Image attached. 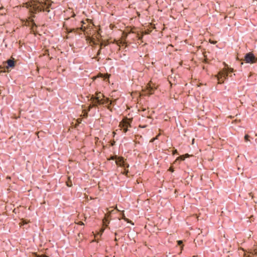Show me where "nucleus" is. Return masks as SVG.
<instances>
[{
    "label": "nucleus",
    "instance_id": "6ab92c4d",
    "mask_svg": "<svg viewBox=\"0 0 257 257\" xmlns=\"http://www.w3.org/2000/svg\"><path fill=\"white\" fill-rule=\"evenodd\" d=\"M78 224L80 225H84V223L82 221H79Z\"/></svg>",
    "mask_w": 257,
    "mask_h": 257
},
{
    "label": "nucleus",
    "instance_id": "ddd939ff",
    "mask_svg": "<svg viewBox=\"0 0 257 257\" xmlns=\"http://www.w3.org/2000/svg\"><path fill=\"white\" fill-rule=\"evenodd\" d=\"M147 87L150 93H152V92L155 89V88L152 86L151 85H148Z\"/></svg>",
    "mask_w": 257,
    "mask_h": 257
},
{
    "label": "nucleus",
    "instance_id": "a211bd4d",
    "mask_svg": "<svg viewBox=\"0 0 257 257\" xmlns=\"http://www.w3.org/2000/svg\"><path fill=\"white\" fill-rule=\"evenodd\" d=\"M128 173V170L127 169H124V171L122 174L123 175H126Z\"/></svg>",
    "mask_w": 257,
    "mask_h": 257
},
{
    "label": "nucleus",
    "instance_id": "1a4fd4ad",
    "mask_svg": "<svg viewBox=\"0 0 257 257\" xmlns=\"http://www.w3.org/2000/svg\"><path fill=\"white\" fill-rule=\"evenodd\" d=\"M110 75L108 73L101 74V77L103 79L104 81L109 82V79Z\"/></svg>",
    "mask_w": 257,
    "mask_h": 257
},
{
    "label": "nucleus",
    "instance_id": "423d86ee",
    "mask_svg": "<svg viewBox=\"0 0 257 257\" xmlns=\"http://www.w3.org/2000/svg\"><path fill=\"white\" fill-rule=\"evenodd\" d=\"M7 64L8 65L6 67V68L7 69H9V68H13L15 66L16 63L14 59H11L7 60Z\"/></svg>",
    "mask_w": 257,
    "mask_h": 257
},
{
    "label": "nucleus",
    "instance_id": "6e6552de",
    "mask_svg": "<svg viewBox=\"0 0 257 257\" xmlns=\"http://www.w3.org/2000/svg\"><path fill=\"white\" fill-rule=\"evenodd\" d=\"M223 65H224V70L225 72H226L227 75H228V73L233 72V69L229 67L225 62L223 63Z\"/></svg>",
    "mask_w": 257,
    "mask_h": 257
},
{
    "label": "nucleus",
    "instance_id": "f257e3e1",
    "mask_svg": "<svg viewBox=\"0 0 257 257\" xmlns=\"http://www.w3.org/2000/svg\"><path fill=\"white\" fill-rule=\"evenodd\" d=\"M53 2L51 1H40L39 0H30L24 4V7L29 10L30 17L25 21V25L31 28V33L35 35L38 33L34 30L38 27L34 19L36 18L37 13L40 12H50L49 9L51 7Z\"/></svg>",
    "mask_w": 257,
    "mask_h": 257
},
{
    "label": "nucleus",
    "instance_id": "f8f14e48",
    "mask_svg": "<svg viewBox=\"0 0 257 257\" xmlns=\"http://www.w3.org/2000/svg\"><path fill=\"white\" fill-rule=\"evenodd\" d=\"M121 129L123 131V132L124 133H126L128 131V127L127 126L125 127L124 126H119Z\"/></svg>",
    "mask_w": 257,
    "mask_h": 257
},
{
    "label": "nucleus",
    "instance_id": "9d476101",
    "mask_svg": "<svg viewBox=\"0 0 257 257\" xmlns=\"http://www.w3.org/2000/svg\"><path fill=\"white\" fill-rule=\"evenodd\" d=\"M88 41L89 42V43L90 44H91L92 45H97V43L96 42V41L95 40V39L92 38V37H89L88 39Z\"/></svg>",
    "mask_w": 257,
    "mask_h": 257
},
{
    "label": "nucleus",
    "instance_id": "aec40b11",
    "mask_svg": "<svg viewBox=\"0 0 257 257\" xmlns=\"http://www.w3.org/2000/svg\"><path fill=\"white\" fill-rule=\"evenodd\" d=\"M101 48H100L98 51V52H97V55H99L101 53Z\"/></svg>",
    "mask_w": 257,
    "mask_h": 257
},
{
    "label": "nucleus",
    "instance_id": "0eeeda50",
    "mask_svg": "<svg viewBox=\"0 0 257 257\" xmlns=\"http://www.w3.org/2000/svg\"><path fill=\"white\" fill-rule=\"evenodd\" d=\"M101 101L98 97H93L92 101L93 106H96L101 104Z\"/></svg>",
    "mask_w": 257,
    "mask_h": 257
},
{
    "label": "nucleus",
    "instance_id": "412c9836",
    "mask_svg": "<svg viewBox=\"0 0 257 257\" xmlns=\"http://www.w3.org/2000/svg\"><path fill=\"white\" fill-rule=\"evenodd\" d=\"M178 244L179 245H181V243H182V241L181 240H179V241H178Z\"/></svg>",
    "mask_w": 257,
    "mask_h": 257
},
{
    "label": "nucleus",
    "instance_id": "f03ea898",
    "mask_svg": "<svg viewBox=\"0 0 257 257\" xmlns=\"http://www.w3.org/2000/svg\"><path fill=\"white\" fill-rule=\"evenodd\" d=\"M243 60L246 63L253 64L257 63V57L252 52H249L244 55Z\"/></svg>",
    "mask_w": 257,
    "mask_h": 257
},
{
    "label": "nucleus",
    "instance_id": "9b49d317",
    "mask_svg": "<svg viewBox=\"0 0 257 257\" xmlns=\"http://www.w3.org/2000/svg\"><path fill=\"white\" fill-rule=\"evenodd\" d=\"M90 110V108H89L87 109H84L83 110V112L84 113V117L85 118H87L88 116V112Z\"/></svg>",
    "mask_w": 257,
    "mask_h": 257
},
{
    "label": "nucleus",
    "instance_id": "dca6fc26",
    "mask_svg": "<svg viewBox=\"0 0 257 257\" xmlns=\"http://www.w3.org/2000/svg\"><path fill=\"white\" fill-rule=\"evenodd\" d=\"M66 185L68 187H71L72 186V181L71 180H69V181H68L67 182H66Z\"/></svg>",
    "mask_w": 257,
    "mask_h": 257
},
{
    "label": "nucleus",
    "instance_id": "7ed1b4c3",
    "mask_svg": "<svg viewBox=\"0 0 257 257\" xmlns=\"http://www.w3.org/2000/svg\"><path fill=\"white\" fill-rule=\"evenodd\" d=\"M215 77L217 79L218 83L222 84L224 82L225 80L228 79L227 74L223 69L219 71L218 74L215 76Z\"/></svg>",
    "mask_w": 257,
    "mask_h": 257
},
{
    "label": "nucleus",
    "instance_id": "4468645a",
    "mask_svg": "<svg viewBox=\"0 0 257 257\" xmlns=\"http://www.w3.org/2000/svg\"><path fill=\"white\" fill-rule=\"evenodd\" d=\"M104 225L106 227L108 226V224L109 223V220L107 219H105L103 221Z\"/></svg>",
    "mask_w": 257,
    "mask_h": 257
},
{
    "label": "nucleus",
    "instance_id": "20e7f679",
    "mask_svg": "<svg viewBox=\"0 0 257 257\" xmlns=\"http://www.w3.org/2000/svg\"><path fill=\"white\" fill-rule=\"evenodd\" d=\"M132 119L126 117H124L122 121L119 122V126H124L128 127H132Z\"/></svg>",
    "mask_w": 257,
    "mask_h": 257
},
{
    "label": "nucleus",
    "instance_id": "f3484780",
    "mask_svg": "<svg viewBox=\"0 0 257 257\" xmlns=\"http://www.w3.org/2000/svg\"><path fill=\"white\" fill-rule=\"evenodd\" d=\"M172 154H173V155H178V153L177 150L176 149H173V152H172Z\"/></svg>",
    "mask_w": 257,
    "mask_h": 257
},
{
    "label": "nucleus",
    "instance_id": "2eb2a0df",
    "mask_svg": "<svg viewBox=\"0 0 257 257\" xmlns=\"http://www.w3.org/2000/svg\"><path fill=\"white\" fill-rule=\"evenodd\" d=\"M98 41L100 43V46L102 47V46H104V41L102 39H98Z\"/></svg>",
    "mask_w": 257,
    "mask_h": 257
},
{
    "label": "nucleus",
    "instance_id": "39448f33",
    "mask_svg": "<svg viewBox=\"0 0 257 257\" xmlns=\"http://www.w3.org/2000/svg\"><path fill=\"white\" fill-rule=\"evenodd\" d=\"M116 164L117 165H119L120 166L123 167L124 169H128L129 168V164L127 163H125L123 158H121L120 161H116Z\"/></svg>",
    "mask_w": 257,
    "mask_h": 257
}]
</instances>
